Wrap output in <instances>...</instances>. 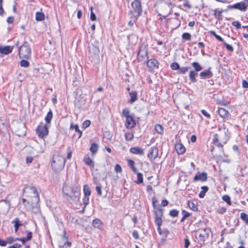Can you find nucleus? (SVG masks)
<instances>
[{
  "instance_id": "nucleus-53",
  "label": "nucleus",
  "mask_w": 248,
  "mask_h": 248,
  "mask_svg": "<svg viewBox=\"0 0 248 248\" xmlns=\"http://www.w3.org/2000/svg\"><path fill=\"white\" fill-rule=\"evenodd\" d=\"M223 44L225 46L228 50L231 52H232L233 51V48L231 45L227 44L225 42H223Z\"/></svg>"
},
{
  "instance_id": "nucleus-48",
  "label": "nucleus",
  "mask_w": 248,
  "mask_h": 248,
  "mask_svg": "<svg viewBox=\"0 0 248 248\" xmlns=\"http://www.w3.org/2000/svg\"><path fill=\"white\" fill-rule=\"evenodd\" d=\"M222 200L224 202H227L228 204H229L230 205H231V199H230V197L228 195H226L223 196L222 197Z\"/></svg>"
},
{
  "instance_id": "nucleus-8",
  "label": "nucleus",
  "mask_w": 248,
  "mask_h": 248,
  "mask_svg": "<svg viewBox=\"0 0 248 248\" xmlns=\"http://www.w3.org/2000/svg\"><path fill=\"white\" fill-rule=\"evenodd\" d=\"M164 209L161 207L158 209L153 210L155 216V224H162V217H163Z\"/></svg>"
},
{
  "instance_id": "nucleus-26",
  "label": "nucleus",
  "mask_w": 248,
  "mask_h": 248,
  "mask_svg": "<svg viewBox=\"0 0 248 248\" xmlns=\"http://www.w3.org/2000/svg\"><path fill=\"white\" fill-rule=\"evenodd\" d=\"M12 223H14L15 231L16 232L18 231L19 227L22 225L17 217L12 222Z\"/></svg>"
},
{
  "instance_id": "nucleus-17",
  "label": "nucleus",
  "mask_w": 248,
  "mask_h": 248,
  "mask_svg": "<svg viewBox=\"0 0 248 248\" xmlns=\"http://www.w3.org/2000/svg\"><path fill=\"white\" fill-rule=\"evenodd\" d=\"M200 76L202 78H211L213 76V73L209 69L201 72L200 74Z\"/></svg>"
},
{
  "instance_id": "nucleus-41",
  "label": "nucleus",
  "mask_w": 248,
  "mask_h": 248,
  "mask_svg": "<svg viewBox=\"0 0 248 248\" xmlns=\"http://www.w3.org/2000/svg\"><path fill=\"white\" fill-rule=\"evenodd\" d=\"M137 180L136 181V183L138 184H140L143 183V175L141 173L138 172L137 171Z\"/></svg>"
},
{
  "instance_id": "nucleus-29",
  "label": "nucleus",
  "mask_w": 248,
  "mask_h": 248,
  "mask_svg": "<svg viewBox=\"0 0 248 248\" xmlns=\"http://www.w3.org/2000/svg\"><path fill=\"white\" fill-rule=\"evenodd\" d=\"M70 128L71 129H75V131L78 132L79 134L78 138L79 139L81 138L82 133L81 131L79 129L78 124L74 125L72 123H71Z\"/></svg>"
},
{
  "instance_id": "nucleus-22",
  "label": "nucleus",
  "mask_w": 248,
  "mask_h": 248,
  "mask_svg": "<svg viewBox=\"0 0 248 248\" xmlns=\"http://www.w3.org/2000/svg\"><path fill=\"white\" fill-rule=\"evenodd\" d=\"M218 113L222 118H226L229 116V112L222 108H218Z\"/></svg>"
},
{
  "instance_id": "nucleus-11",
  "label": "nucleus",
  "mask_w": 248,
  "mask_h": 248,
  "mask_svg": "<svg viewBox=\"0 0 248 248\" xmlns=\"http://www.w3.org/2000/svg\"><path fill=\"white\" fill-rule=\"evenodd\" d=\"M125 125L127 128L130 129L135 126L136 123L133 117L132 116L126 118Z\"/></svg>"
},
{
  "instance_id": "nucleus-44",
  "label": "nucleus",
  "mask_w": 248,
  "mask_h": 248,
  "mask_svg": "<svg viewBox=\"0 0 248 248\" xmlns=\"http://www.w3.org/2000/svg\"><path fill=\"white\" fill-rule=\"evenodd\" d=\"M134 138L133 134L130 132L126 133L125 134V138L126 140L127 141H130L131 140Z\"/></svg>"
},
{
  "instance_id": "nucleus-5",
  "label": "nucleus",
  "mask_w": 248,
  "mask_h": 248,
  "mask_svg": "<svg viewBox=\"0 0 248 248\" xmlns=\"http://www.w3.org/2000/svg\"><path fill=\"white\" fill-rule=\"evenodd\" d=\"M49 124H44L43 123H40L36 128V133L40 138H44L48 134Z\"/></svg>"
},
{
  "instance_id": "nucleus-3",
  "label": "nucleus",
  "mask_w": 248,
  "mask_h": 248,
  "mask_svg": "<svg viewBox=\"0 0 248 248\" xmlns=\"http://www.w3.org/2000/svg\"><path fill=\"white\" fill-rule=\"evenodd\" d=\"M23 192V194L25 195L30 194V195H28L27 196L31 197V202L32 204L37 203L39 202V195L35 187L31 186H27L24 188Z\"/></svg>"
},
{
  "instance_id": "nucleus-49",
  "label": "nucleus",
  "mask_w": 248,
  "mask_h": 248,
  "mask_svg": "<svg viewBox=\"0 0 248 248\" xmlns=\"http://www.w3.org/2000/svg\"><path fill=\"white\" fill-rule=\"evenodd\" d=\"M191 35L189 33L185 32L182 34V38L186 40L189 41L191 40Z\"/></svg>"
},
{
  "instance_id": "nucleus-61",
  "label": "nucleus",
  "mask_w": 248,
  "mask_h": 248,
  "mask_svg": "<svg viewBox=\"0 0 248 248\" xmlns=\"http://www.w3.org/2000/svg\"><path fill=\"white\" fill-rule=\"evenodd\" d=\"M83 202L84 204L85 205H87L89 204V197H85L84 196V197L83 199Z\"/></svg>"
},
{
  "instance_id": "nucleus-2",
  "label": "nucleus",
  "mask_w": 248,
  "mask_h": 248,
  "mask_svg": "<svg viewBox=\"0 0 248 248\" xmlns=\"http://www.w3.org/2000/svg\"><path fill=\"white\" fill-rule=\"evenodd\" d=\"M65 158L58 154L53 155L51 161V167L54 171L61 170L65 165Z\"/></svg>"
},
{
  "instance_id": "nucleus-64",
  "label": "nucleus",
  "mask_w": 248,
  "mask_h": 248,
  "mask_svg": "<svg viewBox=\"0 0 248 248\" xmlns=\"http://www.w3.org/2000/svg\"><path fill=\"white\" fill-rule=\"evenodd\" d=\"M217 142H218V135L216 134L214 136L213 143L214 144H216Z\"/></svg>"
},
{
  "instance_id": "nucleus-16",
  "label": "nucleus",
  "mask_w": 248,
  "mask_h": 248,
  "mask_svg": "<svg viewBox=\"0 0 248 248\" xmlns=\"http://www.w3.org/2000/svg\"><path fill=\"white\" fill-rule=\"evenodd\" d=\"M13 46H6L0 47V53L3 54L7 55L12 52Z\"/></svg>"
},
{
  "instance_id": "nucleus-50",
  "label": "nucleus",
  "mask_w": 248,
  "mask_h": 248,
  "mask_svg": "<svg viewBox=\"0 0 248 248\" xmlns=\"http://www.w3.org/2000/svg\"><path fill=\"white\" fill-rule=\"evenodd\" d=\"M157 202V200L155 198H153L152 199V205H153L154 210H156L157 209H158L159 207H160L159 205L157 206L156 205V203Z\"/></svg>"
},
{
  "instance_id": "nucleus-4",
  "label": "nucleus",
  "mask_w": 248,
  "mask_h": 248,
  "mask_svg": "<svg viewBox=\"0 0 248 248\" xmlns=\"http://www.w3.org/2000/svg\"><path fill=\"white\" fill-rule=\"evenodd\" d=\"M19 56L20 58L28 59L31 57V50L27 42H25L19 48Z\"/></svg>"
},
{
  "instance_id": "nucleus-58",
  "label": "nucleus",
  "mask_w": 248,
  "mask_h": 248,
  "mask_svg": "<svg viewBox=\"0 0 248 248\" xmlns=\"http://www.w3.org/2000/svg\"><path fill=\"white\" fill-rule=\"evenodd\" d=\"M232 25L235 27L237 29L241 28V24L238 21H234L232 23Z\"/></svg>"
},
{
  "instance_id": "nucleus-23",
  "label": "nucleus",
  "mask_w": 248,
  "mask_h": 248,
  "mask_svg": "<svg viewBox=\"0 0 248 248\" xmlns=\"http://www.w3.org/2000/svg\"><path fill=\"white\" fill-rule=\"evenodd\" d=\"M175 149L178 154H183L185 152V148L181 143L176 144Z\"/></svg>"
},
{
  "instance_id": "nucleus-43",
  "label": "nucleus",
  "mask_w": 248,
  "mask_h": 248,
  "mask_svg": "<svg viewBox=\"0 0 248 248\" xmlns=\"http://www.w3.org/2000/svg\"><path fill=\"white\" fill-rule=\"evenodd\" d=\"M240 217L243 220L245 221L246 224H248V216L246 213H241Z\"/></svg>"
},
{
  "instance_id": "nucleus-35",
  "label": "nucleus",
  "mask_w": 248,
  "mask_h": 248,
  "mask_svg": "<svg viewBox=\"0 0 248 248\" xmlns=\"http://www.w3.org/2000/svg\"><path fill=\"white\" fill-rule=\"evenodd\" d=\"M155 129L157 133L162 134L163 133V127L160 124H156L155 127Z\"/></svg>"
},
{
  "instance_id": "nucleus-47",
  "label": "nucleus",
  "mask_w": 248,
  "mask_h": 248,
  "mask_svg": "<svg viewBox=\"0 0 248 248\" xmlns=\"http://www.w3.org/2000/svg\"><path fill=\"white\" fill-rule=\"evenodd\" d=\"M20 65L21 67H27L29 66V62L25 60H22L20 61Z\"/></svg>"
},
{
  "instance_id": "nucleus-60",
  "label": "nucleus",
  "mask_w": 248,
  "mask_h": 248,
  "mask_svg": "<svg viewBox=\"0 0 248 248\" xmlns=\"http://www.w3.org/2000/svg\"><path fill=\"white\" fill-rule=\"evenodd\" d=\"M132 236L136 239L139 238V233L137 231H134L132 232Z\"/></svg>"
},
{
  "instance_id": "nucleus-7",
  "label": "nucleus",
  "mask_w": 248,
  "mask_h": 248,
  "mask_svg": "<svg viewBox=\"0 0 248 248\" xmlns=\"http://www.w3.org/2000/svg\"><path fill=\"white\" fill-rule=\"evenodd\" d=\"M248 7V0H244L243 1L236 3L233 5H229L227 6L228 9H236L241 11H245Z\"/></svg>"
},
{
  "instance_id": "nucleus-56",
  "label": "nucleus",
  "mask_w": 248,
  "mask_h": 248,
  "mask_svg": "<svg viewBox=\"0 0 248 248\" xmlns=\"http://www.w3.org/2000/svg\"><path fill=\"white\" fill-rule=\"evenodd\" d=\"M115 171L117 173H121L122 171L121 166L119 164H116L115 166Z\"/></svg>"
},
{
  "instance_id": "nucleus-20",
  "label": "nucleus",
  "mask_w": 248,
  "mask_h": 248,
  "mask_svg": "<svg viewBox=\"0 0 248 248\" xmlns=\"http://www.w3.org/2000/svg\"><path fill=\"white\" fill-rule=\"evenodd\" d=\"M223 11L219 10L218 8L214 10V16L218 19V20H221L222 19L223 16L222 15Z\"/></svg>"
},
{
  "instance_id": "nucleus-42",
  "label": "nucleus",
  "mask_w": 248,
  "mask_h": 248,
  "mask_svg": "<svg viewBox=\"0 0 248 248\" xmlns=\"http://www.w3.org/2000/svg\"><path fill=\"white\" fill-rule=\"evenodd\" d=\"M189 67H180L178 71V73L179 74H185L186 72H187L189 69Z\"/></svg>"
},
{
  "instance_id": "nucleus-24",
  "label": "nucleus",
  "mask_w": 248,
  "mask_h": 248,
  "mask_svg": "<svg viewBox=\"0 0 248 248\" xmlns=\"http://www.w3.org/2000/svg\"><path fill=\"white\" fill-rule=\"evenodd\" d=\"M32 232L29 231L27 232V236L26 237L21 238L20 241L21 242L22 244L24 245L27 241L31 240L32 238Z\"/></svg>"
},
{
  "instance_id": "nucleus-13",
  "label": "nucleus",
  "mask_w": 248,
  "mask_h": 248,
  "mask_svg": "<svg viewBox=\"0 0 248 248\" xmlns=\"http://www.w3.org/2000/svg\"><path fill=\"white\" fill-rule=\"evenodd\" d=\"M89 52L92 57H96L99 53V49L97 46L92 44L89 47Z\"/></svg>"
},
{
  "instance_id": "nucleus-18",
  "label": "nucleus",
  "mask_w": 248,
  "mask_h": 248,
  "mask_svg": "<svg viewBox=\"0 0 248 248\" xmlns=\"http://www.w3.org/2000/svg\"><path fill=\"white\" fill-rule=\"evenodd\" d=\"M85 164L89 166L91 168H94V163L93 160L90 157L89 155H86L83 159Z\"/></svg>"
},
{
  "instance_id": "nucleus-1",
  "label": "nucleus",
  "mask_w": 248,
  "mask_h": 248,
  "mask_svg": "<svg viewBox=\"0 0 248 248\" xmlns=\"http://www.w3.org/2000/svg\"><path fill=\"white\" fill-rule=\"evenodd\" d=\"M80 189L79 186L71 187L64 185L62 190L63 194L66 197L67 200L77 202L79 200Z\"/></svg>"
},
{
  "instance_id": "nucleus-36",
  "label": "nucleus",
  "mask_w": 248,
  "mask_h": 248,
  "mask_svg": "<svg viewBox=\"0 0 248 248\" xmlns=\"http://www.w3.org/2000/svg\"><path fill=\"white\" fill-rule=\"evenodd\" d=\"M83 192H84V196L85 197H89L91 195V191L90 190V188L87 185H85L84 186Z\"/></svg>"
},
{
  "instance_id": "nucleus-25",
  "label": "nucleus",
  "mask_w": 248,
  "mask_h": 248,
  "mask_svg": "<svg viewBox=\"0 0 248 248\" xmlns=\"http://www.w3.org/2000/svg\"><path fill=\"white\" fill-rule=\"evenodd\" d=\"M202 190L199 194V197L200 198H203L204 197L206 192L208 190V187L207 186H202L201 187Z\"/></svg>"
},
{
  "instance_id": "nucleus-32",
  "label": "nucleus",
  "mask_w": 248,
  "mask_h": 248,
  "mask_svg": "<svg viewBox=\"0 0 248 248\" xmlns=\"http://www.w3.org/2000/svg\"><path fill=\"white\" fill-rule=\"evenodd\" d=\"M157 226V231L159 233V234L161 235L163 233H165V237H167L168 234L169 233V232L168 230H165L164 231H162L161 229V226L162 225V224H156Z\"/></svg>"
},
{
  "instance_id": "nucleus-57",
  "label": "nucleus",
  "mask_w": 248,
  "mask_h": 248,
  "mask_svg": "<svg viewBox=\"0 0 248 248\" xmlns=\"http://www.w3.org/2000/svg\"><path fill=\"white\" fill-rule=\"evenodd\" d=\"M96 190L97 192V194L98 196H101L102 195V191H101V185L99 184L98 186H96Z\"/></svg>"
},
{
  "instance_id": "nucleus-34",
  "label": "nucleus",
  "mask_w": 248,
  "mask_h": 248,
  "mask_svg": "<svg viewBox=\"0 0 248 248\" xmlns=\"http://www.w3.org/2000/svg\"><path fill=\"white\" fill-rule=\"evenodd\" d=\"M9 196H8L6 199L2 200L0 201V206L2 205L3 203L4 202L6 206V208H9L10 205V200L9 198Z\"/></svg>"
},
{
  "instance_id": "nucleus-59",
  "label": "nucleus",
  "mask_w": 248,
  "mask_h": 248,
  "mask_svg": "<svg viewBox=\"0 0 248 248\" xmlns=\"http://www.w3.org/2000/svg\"><path fill=\"white\" fill-rule=\"evenodd\" d=\"M91 15H90V19L92 21H95L96 19V16L92 11V7H91Z\"/></svg>"
},
{
  "instance_id": "nucleus-51",
  "label": "nucleus",
  "mask_w": 248,
  "mask_h": 248,
  "mask_svg": "<svg viewBox=\"0 0 248 248\" xmlns=\"http://www.w3.org/2000/svg\"><path fill=\"white\" fill-rule=\"evenodd\" d=\"M90 124H91V121L90 120H87L83 123L82 127V128L85 129L87 127L89 126Z\"/></svg>"
},
{
  "instance_id": "nucleus-55",
  "label": "nucleus",
  "mask_w": 248,
  "mask_h": 248,
  "mask_svg": "<svg viewBox=\"0 0 248 248\" xmlns=\"http://www.w3.org/2000/svg\"><path fill=\"white\" fill-rule=\"evenodd\" d=\"M72 151L70 147L67 149V158L70 159L72 157Z\"/></svg>"
},
{
  "instance_id": "nucleus-31",
  "label": "nucleus",
  "mask_w": 248,
  "mask_h": 248,
  "mask_svg": "<svg viewBox=\"0 0 248 248\" xmlns=\"http://www.w3.org/2000/svg\"><path fill=\"white\" fill-rule=\"evenodd\" d=\"M53 117V113L51 110H50L48 112L46 116L45 119L46 122V124H49L50 123V122L52 120Z\"/></svg>"
},
{
  "instance_id": "nucleus-28",
  "label": "nucleus",
  "mask_w": 248,
  "mask_h": 248,
  "mask_svg": "<svg viewBox=\"0 0 248 248\" xmlns=\"http://www.w3.org/2000/svg\"><path fill=\"white\" fill-rule=\"evenodd\" d=\"M45 15L41 12H37L35 14V19L37 21H41L45 19Z\"/></svg>"
},
{
  "instance_id": "nucleus-30",
  "label": "nucleus",
  "mask_w": 248,
  "mask_h": 248,
  "mask_svg": "<svg viewBox=\"0 0 248 248\" xmlns=\"http://www.w3.org/2000/svg\"><path fill=\"white\" fill-rule=\"evenodd\" d=\"M127 163L129 166L131 168L134 173H137V169L135 167V162L131 159H128Z\"/></svg>"
},
{
  "instance_id": "nucleus-45",
  "label": "nucleus",
  "mask_w": 248,
  "mask_h": 248,
  "mask_svg": "<svg viewBox=\"0 0 248 248\" xmlns=\"http://www.w3.org/2000/svg\"><path fill=\"white\" fill-rule=\"evenodd\" d=\"M179 214V211L176 209H172L170 211L169 215L171 217H176Z\"/></svg>"
},
{
  "instance_id": "nucleus-39",
  "label": "nucleus",
  "mask_w": 248,
  "mask_h": 248,
  "mask_svg": "<svg viewBox=\"0 0 248 248\" xmlns=\"http://www.w3.org/2000/svg\"><path fill=\"white\" fill-rule=\"evenodd\" d=\"M98 145L96 143H92L90 148V151L93 154H95L98 150Z\"/></svg>"
},
{
  "instance_id": "nucleus-33",
  "label": "nucleus",
  "mask_w": 248,
  "mask_h": 248,
  "mask_svg": "<svg viewBox=\"0 0 248 248\" xmlns=\"http://www.w3.org/2000/svg\"><path fill=\"white\" fill-rule=\"evenodd\" d=\"M93 226L96 228H100L102 225V222L99 219H94L92 223Z\"/></svg>"
},
{
  "instance_id": "nucleus-14",
  "label": "nucleus",
  "mask_w": 248,
  "mask_h": 248,
  "mask_svg": "<svg viewBox=\"0 0 248 248\" xmlns=\"http://www.w3.org/2000/svg\"><path fill=\"white\" fill-rule=\"evenodd\" d=\"M159 62L155 59H151L147 62V66L151 69L158 68Z\"/></svg>"
},
{
  "instance_id": "nucleus-6",
  "label": "nucleus",
  "mask_w": 248,
  "mask_h": 248,
  "mask_svg": "<svg viewBox=\"0 0 248 248\" xmlns=\"http://www.w3.org/2000/svg\"><path fill=\"white\" fill-rule=\"evenodd\" d=\"M148 58V49L146 46H141L137 55V60L140 62H145Z\"/></svg>"
},
{
  "instance_id": "nucleus-54",
  "label": "nucleus",
  "mask_w": 248,
  "mask_h": 248,
  "mask_svg": "<svg viewBox=\"0 0 248 248\" xmlns=\"http://www.w3.org/2000/svg\"><path fill=\"white\" fill-rule=\"evenodd\" d=\"M185 242V248H188L190 244V242L188 239V236H186L184 240Z\"/></svg>"
},
{
  "instance_id": "nucleus-40",
  "label": "nucleus",
  "mask_w": 248,
  "mask_h": 248,
  "mask_svg": "<svg viewBox=\"0 0 248 248\" xmlns=\"http://www.w3.org/2000/svg\"><path fill=\"white\" fill-rule=\"evenodd\" d=\"M182 213L183 214V217L180 220L181 222H183L184 220L188 217L190 216V214L186 212V211L183 210L182 211Z\"/></svg>"
},
{
  "instance_id": "nucleus-21",
  "label": "nucleus",
  "mask_w": 248,
  "mask_h": 248,
  "mask_svg": "<svg viewBox=\"0 0 248 248\" xmlns=\"http://www.w3.org/2000/svg\"><path fill=\"white\" fill-rule=\"evenodd\" d=\"M129 95L130 96V99L129 101V103L132 104L138 100V94L136 91H134L130 92Z\"/></svg>"
},
{
  "instance_id": "nucleus-10",
  "label": "nucleus",
  "mask_w": 248,
  "mask_h": 248,
  "mask_svg": "<svg viewBox=\"0 0 248 248\" xmlns=\"http://www.w3.org/2000/svg\"><path fill=\"white\" fill-rule=\"evenodd\" d=\"M131 6L134 9V12L139 16L142 12L141 6L140 1L135 0L131 3Z\"/></svg>"
},
{
  "instance_id": "nucleus-12",
  "label": "nucleus",
  "mask_w": 248,
  "mask_h": 248,
  "mask_svg": "<svg viewBox=\"0 0 248 248\" xmlns=\"http://www.w3.org/2000/svg\"><path fill=\"white\" fill-rule=\"evenodd\" d=\"M207 176L206 172L200 173L198 172L196 173L194 177V181H200L202 182H204L207 180Z\"/></svg>"
},
{
  "instance_id": "nucleus-62",
  "label": "nucleus",
  "mask_w": 248,
  "mask_h": 248,
  "mask_svg": "<svg viewBox=\"0 0 248 248\" xmlns=\"http://www.w3.org/2000/svg\"><path fill=\"white\" fill-rule=\"evenodd\" d=\"M183 5L185 7H186L188 9H190L192 7L191 5L187 0H185V2L183 4Z\"/></svg>"
},
{
  "instance_id": "nucleus-15",
  "label": "nucleus",
  "mask_w": 248,
  "mask_h": 248,
  "mask_svg": "<svg viewBox=\"0 0 248 248\" xmlns=\"http://www.w3.org/2000/svg\"><path fill=\"white\" fill-rule=\"evenodd\" d=\"M130 152L135 154L142 155H144V150L140 147L135 146L130 149Z\"/></svg>"
},
{
  "instance_id": "nucleus-27",
  "label": "nucleus",
  "mask_w": 248,
  "mask_h": 248,
  "mask_svg": "<svg viewBox=\"0 0 248 248\" xmlns=\"http://www.w3.org/2000/svg\"><path fill=\"white\" fill-rule=\"evenodd\" d=\"M191 65L194 68V70L195 71H201L202 69V66L198 62H193L191 63Z\"/></svg>"
},
{
  "instance_id": "nucleus-38",
  "label": "nucleus",
  "mask_w": 248,
  "mask_h": 248,
  "mask_svg": "<svg viewBox=\"0 0 248 248\" xmlns=\"http://www.w3.org/2000/svg\"><path fill=\"white\" fill-rule=\"evenodd\" d=\"M209 33L210 34V35L214 36L215 37V38L219 41L224 42L223 39L221 37H220L219 35L217 34L215 31H209Z\"/></svg>"
},
{
  "instance_id": "nucleus-9",
  "label": "nucleus",
  "mask_w": 248,
  "mask_h": 248,
  "mask_svg": "<svg viewBox=\"0 0 248 248\" xmlns=\"http://www.w3.org/2000/svg\"><path fill=\"white\" fill-rule=\"evenodd\" d=\"M158 154V150L156 147L154 146L151 147L148 152V157L150 159V160H154L155 159Z\"/></svg>"
},
{
  "instance_id": "nucleus-37",
  "label": "nucleus",
  "mask_w": 248,
  "mask_h": 248,
  "mask_svg": "<svg viewBox=\"0 0 248 248\" xmlns=\"http://www.w3.org/2000/svg\"><path fill=\"white\" fill-rule=\"evenodd\" d=\"M187 205H188V207L193 211H198V208L193 202H191V201H188Z\"/></svg>"
},
{
  "instance_id": "nucleus-63",
  "label": "nucleus",
  "mask_w": 248,
  "mask_h": 248,
  "mask_svg": "<svg viewBox=\"0 0 248 248\" xmlns=\"http://www.w3.org/2000/svg\"><path fill=\"white\" fill-rule=\"evenodd\" d=\"M202 113L207 118H210V115L204 109H202L201 110Z\"/></svg>"
},
{
  "instance_id": "nucleus-46",
  "label": "nucleus",
  "mask_w": 248,
  "mask_h": 248,
  "mask_svg": "<svg viewBox=\"0 0 248 248\" xmlns=\"http://www.w3.org/2000/svg\"><path fill=\"white\" fill-rule=\"evenodd\" d=\"M122 115L124 117H125V118L131 116L130 115V111L128 108H124L123 110Z\"/></svg>"
},
{
  "instance_id": "nucleus-52",
  "label": "nucleus",
  "mask_w": 248,
  "mask_h": 248,
  "mask_svg": "<svg viewBox=\"0 0 248 248\" xmlns=\"http://www.w3.org/2000/svg\"><path fill=\"white\" fill-rule=\"evenodd\" d=\"M170 67L172 70H178L179 69L180 66L178 63L172 62L170 65Z\"/></svg>"
},
{
  "instance_id": "nucleus-19",
  "label": "nucleus",
  "mask_w": 248,
  "mask_h": 248,
  "mask_svg": "<svg viewBox=\"0 0 248 248\" xmlns=\"http://www.w3.org/2000/svg\"><path fill=\"white\" fill-rule=\"evenodd\" d=\"M198 71L191 70L189 72V78L192 83H195L197 81L196 77L198 75Z\"/></svg>"
}]
</instances>
